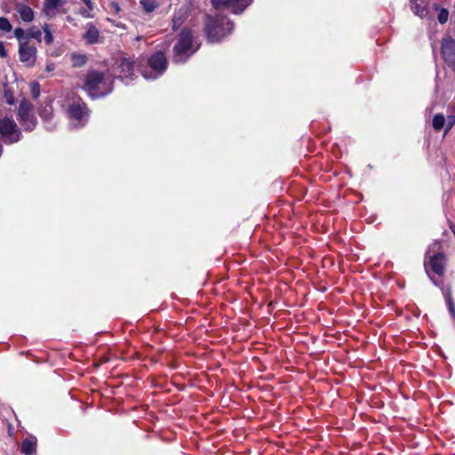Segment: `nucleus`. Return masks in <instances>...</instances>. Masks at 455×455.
<instances>
[{"mask_svg":"<svg viewBox=\"0 0 455 455\" xmlns=\"http://www.w3.org/2000/svg\"><path fill=\"white\" fill-rule=\"evenodd\" d=\"M36 438H27L21 443V452L25 455H32L36 452Z\"/></svg>","mask_w":455,"mask_h":455,"instance_id":"17","label":"nucleus"},{"mask_svg":"<svg viewBox=\"0 0 455 455\" xmlns=\"http://www.w3.org/2000/svg\"><path fill=\"white\" fill-rule=\"evenodd\" d=\"M455 123V116H448V122L446 124V128H445V132H447L451 127L452 125L454 124Z\"/></svg>","mask_w":455,"mask_h":455,"instance_id":"31","label":"nucleus"},{"mask_svg":"<svg viewBox=\"0 0 455 455\" xmlns=\"http://www.w3.org/2000/svg\"><path fill=\"white\" fill-rule=\"evenodd\" d=\"M193 36L191 31L184 28L178 36V41L173 47V61L176 63H184L197 50L192 49Z\"/></svg>","mask_w":455,"mask_h":455,"instance_id":"3","label":"nucleus"},{"mask_svg":"<svg viewBox=\"0 0 455 455\" xmlns=\"http://www.w3.org/2000/svg\"><path fill=\"white\" fill-rule=\"evenodd\" d=\"M16 11L23 21L30 22L33 20L34 11L28 5L19 4L16 5Z\"/></svg>","mask_w":455,"mask_h":455,"instance_id":"13","label":"nucleus"},{"mask_svg":"<svg viewBox=\"0 0 455 455\" xmlns=\"http://www.w3.org/2000/svg\"><path fill=\"white\" fill-rule=\"evenodd\" d=\"M112 81L98 71L87 74L84 88L91 98L103 97L112 92Z\"/></svg>","mask_w":455,"mask_h":455,"instance_id":"1","label":"nucleus"},{"mask_svg":"<svg viewBox=\"0 0 455 455\" xmlns=\"http://www.w3.org/2000/svg\"><path fill=\"white\" fill-rule=\"evenodd\" d=\"M216 9H228L234 13H241L252 0H212Z\"/></svg>","mask_w":455,"mask_h":455,"instance_id":"8","label":"nucleus"},{"mask_svg":"<svg viewBox=\"0 0 455 455\" xmlns=\"http://www.w3.org/2000/svg\"><path fill=\"white\" fill-rule=\"evenodd\" d=\"M72 62L74 67H82L86 63L87 58L84 54H73Z\"/></svg>","mask_w":455,"mask_h":455,"instance_id":"23","label":"nucleus"},{"mask_svg":"<svg viewBox=\"0 0 455 455\" xmlns=\"http://www.w3.org/2000/svg\"><path fill=\"white\" fill-rule=\"evenodd\" d=\"M31 94L34 98H37L40 95V85L37 82H33L30 84Z\"/></svg>","mask_w":455,"mask_h":455,"instance_id":"26","label":"nucleus"},{"mask_svg":"<svg viewBox=\"0 0 455 455\" xmlns=\"http://www.w3.org/2000/svg\"><path fill=\"white\" fill-rule=\"evenodd\" d=\"M91 11L90 9H82L80 13L82 14V16L85 17V18H92V14L91 13Z\"/></svg>","mask_w":455,"mask_h":455,"instance_id":"32","label":"nucleus"},{"mask_svg":"<svg viewBox=\"0 0 455 455\" xmlns=\"http://www.w3.org/2000/svg\"><path fill=\"white\" fill-rule=\"evenodd\" d=\"M14 36L20 42H23V39H26L27 34L25 33L24 29L21 28H17L14 30Z\"/></svg>","mask_w":455,"mask_h":455,"instance_id":"27","label":"nucleus"},{"mask_svg":"<svg viewBox=\"0 0 455 455\" xmlns=\"http://www.w3.org/2000/svg\"><path fill=\"white\" fill-rule=\"evenodd\" d=\"M150 70H143L142 76L145 79H156L167 68V60L164 52H156L148 60Z\"/></svg>","mask_w":455,"mask_h":455,"instance_id":"4","label":"nucleus"},{"mask_svg":"<svg viewBox=\"0 0 455 455\" xmlns=\"http://www.w3.org/2000/svg\"><path fill=\"white\" fill-rule=\"evenodd\" d=\"M411 10L415 15L424 18L427 15V4L424 1H420V3L412 1L411 2Z\"/></svg>","mask_w":455,"mask_h":455,"instance_id":"18","label":"nucleus"},{"mask_svg":"<svg viewBox=\"0 0 455 455\" xmlns=\"http://www.w3.org/2000/svg\"><path fill=\"white\" fill-rule=\"evenodd\" d=\"M100 32L95 26L90 24L88 26L86 33L84 35V38L89 44H96L99 41Z\"/></svg>","mask_w":455,"mask_h":455,"instance_id":"16","label":"nucleus"},{"mask_svg":"<svg viewBox=\"0 0 455 455\" xmlns=\"http://www.w3.org/2000/svg\"><path fill=\"white\" fill-rule=\"evenodd\" d=\"M7 53L4 43L0 42V56L6 57Z\"/></svg>","mask_w":455,"mask_h":455,"instance_id":"33","label":"nucleus"},{"mask_svg":"<svg viewBox=\"0 0 455 455\" xmlns=\"http://www.w3.org/2000/svg\"><path fill=\"white\" fill-rule=\"evenodd\" d=\"M446 266V258L443 252H431L429 250L426 254L425 259V269L428 276L431 280L435 283L433 280V277L430 275V271L433 273L443 275L445 270Z\"/></svg>","mask_w":455,"mask_h":455,"instance_id":"5","label":"nucleus"},{"mask_svg":"<svg viewBox=\"0 0 455 455\" xmlns=\"http://www.w3.org/2000/svg\"><path fill=\"white\" fill-rule=\"evenodd\" d=\"M37 58V49L28 41L20 42L19 45V59L26 67L35 66Z\"/></svg>","mask_w":455,"mask_h":455,"instance_id":"7","label":"nucleus"},{"mask_svg":"<svg viewBox=\"0 0 455 455\" xmlns=\"http://www.w3.org/2000/svg\"><path fill=\"white\" fill-rule=\"evenodd\" d=\"M43 31L44 33V42L47 45H50L53 42V36L51 32L49 24L45 23L43 27Z\"/></svg>","mask_w":455,"mask_h":455,"instance_id":"24","label":"nucleus"},{"mask_svg":"<svg viewBox=\"0 0 455 455\" xmlns=\"http://www.w3.org/2000/svg\"><path fill=\"white\" fill-rule=\"evenodd\" d=\"M68 115L71 119L78 121L81 125H84V119L87 117L88 113L84 104L74 102L68 108Z\"/></svg>","mask_w":455,"mask_h":455,"instance_id":"11","label":"nucleus"},{"mask_svg":"<svg viewBox=\"0 0 455 455\" xmlns=\"http://www.w3.org/2000/svg\"><path fill=\"white\" fill-rule=\"evenodd\" d=\"M82 1L86 4L88 9L93 10L94 6H93L92 0H82Z\"/></svg>","mask_w":455,"mask_h":455,"instance_id":"34","label":"nucleus"},{"mask_svg":"<svg viewBox=\"0 0 455 455\" xmlns=\"http://www.w3.org/2000/svg\"><path fill=\"white\" fill-rule=\"evenodd\" d=\"M140 3L147 13L153 12L159 6L157 0H140Z\"/></svg>","mask_w":455,"mask_h":455,"instance_id":"19","label":"nucleus"},{"mask_svg":"<svg viewBox=\"0 0 455 455\" xmlns=\"http://www.w3.org/2000/svg\"><path fill=\"white\" fill-rule=\"evenodd\" d=\"M19 122L20 123L21 125L24 126L26 131H32L36 127V119L34 114L28 116L27 118H23V119L20 120Z\"/></svg>","mask_w":455,"mask_h":455,"instance_id":"20","label":"nucleus"},{"mask_svg":"<svg viewBox=\"0 0 455 455\" xmlns=\"http://www.w3.org/2000/svg\"><path fill=\"white\" fill-rule=\"evenodd\" d=\"M449 12L445 9H442L438 13V20L441 24H444L448 20Z\"/></svg>","mask_w":455,"mask_h":455,"instance_id":"28","label":"nucleus"},{"mask_svg":"<svg viewBox=\"0 0 455 455\" xmlns=\"http://www.w3.org/2000/svg\"><path fill=\"white\" fill-rule=\"evenodd\" d=\"M53 69H54V65H53V64H48V65L46 66V70H47L48 72H51V71H52Z\"/></svg>","mask_w":455,"mask_h":455,"instance_id":"35","label":"nucleus"},{"mask_svg":"<svg viewBox=\"0 0 455 455\" xmlns=\"http://www.w3.org/2000/svg\"><path fill=\"white\" fill-rule=\"evenodd\" d=\"M28 38H34L38 43H40L42 41V32H41V30L36 28H31L28 31V33H27V36H26V40L25 41H28Z\"/></svg>","mask_w":455,"mask_h":455,"instance_id":"22","label":"nucleus"},{"mask_svg":"<svg viewBox=\"0 0 455 455\" xmlns=\"http://www.w3.org/2000/svg\"><path fill=\"white\" fill-rule=\"evenodd\" d=\"M447 303H448L449 310H450L451 314L452 315L453 318H455V306H454L450 295L447 297Z\"/></svg>","mask_w":455,"mask_h":455,"instance_id":"30","label":"nucleus"},{"mask_svg":"<svg viewBox=\"0 0 455 455\" xmlns=\"http://www.w3.org/2000/svg\"><path fill=\"white\" fill-rule=\"evenodd\" d=\"M118 68H119L118 77L123 82H124L126 84H129V83L132 81V76L134 75L133 62L127 58H124L120 60Z\"/></svg>","mask_w":455,"mask_h":455,"instance_id":"10","label":"nucleus"},{"mask_svg":"<svg viewBox=\"0 0 455 455\" xmlns=\"http://www.w3.org/2000/svg\"><path fill=\"white\" fill-rule=\"evenodd\" d=\"M62 4V0H44V12L49 18L55 16V10Z\"/></svg>","mask_w":455,"mask_h":455,"instance_id":"14","label":"nucleus"},{"mask_svg":"<svg viewBox=\"0 0 455 455\" xmlns=\"http://www.w3.org/2000/svg\"><path fill=\"white\" fill-rule=\"evenodd\" d=\"M4 97H5L6 102L9 105H12L14 103V97L9 90L4 91Z\"/></svg>","mask_w":455,"mask_h":455,"instance_id":"29","label":"nucleus"},{"mask_svg":"<svg viewBox=\"0 0 455 455\" xmlns=\"http://www.w3.org/2000/svg\"><path fill=\"white\" fill-rule=\"evenodd\" d=\"M31 115H33L31 103L27 100H22L19 106L18 120L20 121L23 118H27Z\"/></svg>","mask_w":455,"mask_h":455,"instance_id":"15","label":"nucleus"},{"mask_svg":"<svg viewBox=\"0 0 455 455\" xmlns=\"http://www.w3.org/2000/svg\"><path fill=\"white\" fill-rule=\"evenodd\" d=\"M233 28V23L226 17H208L205 24L207 37L212 43L221 40L232 31Z\"/></svg>","mask_w":455,"mask_h":455,"instance_id":"2","label":"nucleus"},{"mask_svg":"<svg viewBox=\"0 0 455 455\" xmlns=\"http://www.w3.org/2000/svg\"><path fill=\"white\" fill-rule=\"evenodd\" d=\"M113 6L115 7V9H116V11H118V10H119V7H118L117 4H113Z\"/></svg>","mask_w":455,"mask_h":455,"instance_id":"36","label":"nucleus"},{"mask_svg":"<svg viewBox=\"0 0 455 455\" xmlns=\"http://www.w3.org/2000/svg\"><path fill=\"white\" fill-rule=\"evenodd\" d=\"M445 125V118L442 114H437L433 118V127L435 131H440Z\"/></svg>","mask_w":455,"mask_h":455,"instance_id":"21","label":"nucleus"},{"mask_svg":"<svg viewBox=\"0 0 455 455\" xmlns=\"http://www.w3.org/2000/svg\"><path fill=\"white\" fill-rule=\"evenodd\" d=\"M12 28V26L10 21L4 17H0V29L4 32H10Z\"/></svg>","mask_w":455,"mask_h":455,"instance_id":"25","label":"nucleus"},{"mask_svg":"<svg viewBox=\"0 0 455 455\" xmlns=\"http://www.w3.org/2000/svg\"><path fill=\"white\" fill-rule=\"evenodd\" d=\"M442 54L449 66H455V40L451 37L444 38L442 43Z\"/></svg>","mask_w":455,"mask_h":455,"instance_id":"9","label":"nucleus"},{"mask_svg":"<svg viewBox=\"0 0 455 455\" xmlns=\"http://www.w3.org/2000/svg\"><path fill=\"white\" fill-rule=\"evenodd\" d=\"M188 17V11L187 8H180L175 13L172 17V28L174 30L180 28L182 24L186 21V20Z\"/></svg>","mask_w":455,"mask_h":455,"instance_id":"12","label":"nucleus"},{"mask_svg":"<svg viewBox=\"0 0 455 455\" xmlns=\"http://www.w3.org/2000/svg\"><path fill=\"white\" fill-rule=\"evenodd\" d=\"M0 135L4 141L9 144L18 142L21 138L16 123L9 117L0 119Z\"/></svg>","mask_w":455,"mask_h":455,"instance_id":"6","label":"nucleus"}]
</instances>
